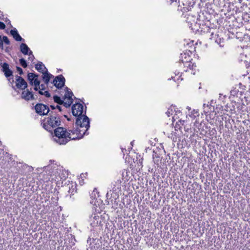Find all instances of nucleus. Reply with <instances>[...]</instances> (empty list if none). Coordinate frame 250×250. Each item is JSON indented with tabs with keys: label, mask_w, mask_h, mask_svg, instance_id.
Listing matches in <instances>:
<instances>
[{
	"label": "nucleus",
	"mask_w": 250,
	"mask_h": 250,
	"mask_svg": "<svg viewBox=\"0 0 250 250\" xmlns=\"http://www.w3.org/2000/svg\"><path fill=\"white\" fill-rule=\"evenodd\" d=\"M83 104L77 103L72 107V114L77 117L76 120L77 134H79V137H83V135L87 134V131L90 127V121L88 117L85 115H83Z\"/></svg>",
	"instance_id": "nucleus-1"
},
{
	"label": "nucleus",
	"mask_w": 250,
	"mask_h": 250,
	"mask_svg": "<svg viewBox=\"0 0 250 250\" xmlns=\"http://www.w3.org/2000/svg\"><path fill=\"white\" fill-rule=\"evenodd\" d=\"M75 130L76 129L67 131L64 127H58L54 129L53 141L60 145H63L71 140L81 139L82 137H79V134H77Z\"/></svg>",
	"instance_id": "nucleus-2"
},
{
	"label": "nucleus",
	"mask_w": 250,
	"mask_h": 250,
	"mask_svg": "<svg viewBox=\"0 0 250 250\" xmlns=\"http://www.w3.org/2000/svg\"><path fill=\"white\" fill-rule=\"evenodd\" d=\"M108 189L109 190L106 194L107 204L111 203L113 206H117L118 205L117 200L119 198V195L121 192L119 180L112 183Z\"/></svg>",
	"instance_id": "nucleus-3"
},
{
	"label": "nucleus",
	"mask_w": 250,
	"mask_h": 250,
	"mask_svg": "<svg viewBox=\"0 0 250 250\" xmlns=\"http://www.w3.org/2000/svg\"><path fill=\"white\" fill-rule=\"evenodd\" d=\"M61 123V121L59 117L51 115L43 120L42 125L45 130L50 132L54 128L59 127Z\"/></svg>",
	"instance_id": "nucleus-4"
},
{
	"label": "nucleus",
	"mask_w": 250,
	"mask_h": 250,
	"mask_svg": "<svg viewBox=\"0 0 250 250\" xmlns=\"http://www.w3.org/2000/svg\"><path fill=\"white\" fill-rule=\"evenodd\" d=\"M88 221L90 225L93 228L100 226L102 221L99 213H92L89 216Z\"/></svg>",
	"instance_id": "nucleus-5"
},
{
	"label": "nucleus",
	"mask_w": 250,
	"mask_h": 250,
	"mask_svg": "<svg viewBox=\"0 0 250 250\" xmlns=\"http://www.w3.org/2000/svg\"><path fill=\"white\" fill-rule=\"evenodd\" d=\"M35 109L36 112L40 115H47L49 112V107L43 104H37Z\"/></svg>",
	"instance_id": "nucleus-6"
},
{
	"label": "nucleus",
	"mask_w": 250,
	"mask_h": 250,
	"mask_svg": "<svg viewBox=\"0 0 250 250\" xmlns=\"http://www.w3.org/2000/svg\"><path fill=\"white\" fill-rule=\"evenodd\" d=\"M65 81L64 77L62 75H60L56 77L53 81V83L57 88H61L64 86Z\"/></svg>",
	"instance_id": "nucleus-7"
},
{
	"label": "nucleus",
	"mask_w": 250,
	"mask_h": 250,
	"mask_svg": "<svg viewBox=\"0 0 250 250\" xmlns=\"http://www.w3.org/2000/svg\"><path fill=\"white\" fill-rule=\"evenodd\" d=\"M16 86L17 88L24 89L27 87V83L21 77L16 76Z\"/></svg>",
	"instance_id": "nucleus-8"
},
{
	"label": "nucleus",
	"mask_w": 250,
	"mask_h": 250,
	"mask_svg": "<svg viewBox=\"0 0 250 250\" xmlns=\"http://www.w3.org/2000/svg\"><path fill=\"white\" fill-rule=\"evenodd\" d=\"M35 74L33 73H29L28 74V79L31 85H34V89L37 91V86L40 83V81L38 78H35Z\"/></svg>",
	"instance_id": "nucleus-9"
},
{
	"label": "nucleus",
	"mask_w": 250,
	"mask_h": 250,
	"mask_svg": "<svg viewBox=\"0 0 250 250\" xmlns=\"http://www.w3.org/2000/svg\"><path fill=\"white\" fill-rule=\"evenodd\" d=\"M21 97L22 99L27 101L36 99V98L32 92L29 90L28 89L22 91Z\"/></svg>",
	"instance_id": "nucleus-10"
},
{
	"label": "nucleus",
	"mask_w": 250,
	"mask_h": 250,
	"mask_svg": "<svg viewBox=\"0 0 250 250\" xmlns=\"http://www.w3.org/2000/svg\"><path fill=\"white\" fill-rule=\"evenodd\" d=\"M2 70L4 72L6 77H10L13 74V72L9 69L8 63L4 62L2 65Z\"/></svg>",
	"instance_id": "nucleus-11"
},
{
	"label": "nucleus",
	"mask_w": 250,
	"mask_h": 250,
	"mask_svg": "<svg viewBox=\"0 0 250 250\" xmlns=\"http://www.w3.org/2000/svg\"><path fill=\"white\" fill-rule=\"evenodd\" d=\"M57 173L59 177L60 178V180L66 179L68 175L67 171L64 169L62 167L58 169Z\"/></svg>",
	"instance_id": "nucleus-12"
},
{
	"label": "nucleus",
	"mask_w": 250,
	"mask_h": 250,
	"mask_svg": "<svg viewBox=\"0 0 250 250\" xmlns=\"http://www.w3.org/2000/svg\"><path fill=\"white\" fill-rule=\"evenodd\" d=\"M42 74V80L45 84H46L47 85L49 82L50 78L54 77V76L52 74L49 73L47 70H45V72H43Z\"/></svg>",
	"instance_id": "nucleus-13"
},
{
	"label": "nucleus",
	"mask_w": 250,
	"mask_h": 250,
	"mask_svg": "<svg viewBox=\"0 0 250 250\" xmlns=\"http://www.w3.org/2000/svg\"><path fill=\"white\" fill-rule=\"evenodd\" d=\"M10 34L13 36V37L14 38V39L17 41L21 42L22 41H24V39H23L21 37V36L18 33L17 30L16 29V28L11 30Z\"/></svg>",
	"instance_id": "nucleus-14"
},
{
	"label": "nucleus",
	"mask_w": 250,
	"mask_h": 250,
	"mask_svg": "<svg viewBox=\"0 0 250 250\" xmlns=\"http://www.w3.org/2000/svg\"><path fill=\"white\" fill-rule=\"evenodd\" d=\"M36 69L39 72L43 73L45 70H47L45 65L41 62H39L35 65Z\"/></svg>",
	"instance_id": "nucleus-15"
},
{
	"label": "nucleus",
	"mask_w": 250,
	"mask_h": 250,
	"mask_svg": "<svg viewBox=\"0 0 250 250\" xmlns=\"http://www.w3.org/2000/svg\"><path fill=\"white\" fill-rule=\"evenodd\" d=\"M20 50L21 51L24 55H27L29 53V52L30 51L29 48L28 46L24 43H22L20 45Z\"/></svg>",
	"instance_id": "nucleus-16"
},
{
	"label": "nucleus",
	"mask_w": 250,
	"mask_h": 250,
	"mask_svg": "<svg viewBox=\"0 0 250 250\" xmlns=\"http://www.w3.org/2000/svg\"><path fill=\"white\" fill-rule=\"evenodd\" d=\"M213 33H211L210 39L212 40H215V42L218 44H219L220 47H223L224 46V40L222 38H217L216 39L213 36Z\"/></svg>",
	"instance_id": "nucleus-17"
},
{
	"label": "nucleus",
	"mask_w": 250,
	"mask_h": 250,
	"mask_svg": "<svg viewBox=\"0 0 250 250\" xmlns=\"http://www.w3.org/2000/svg\"><path fill=\"white\" fill-rule=\"evenodd\" d=\"M215 114L210 113L206 115V119L208 122L211 125L213 124V120L215 117Z\"/></svg>",
	"instance_id": "nucleus-18"
},
{
	"label": "nucleus",
	"mask_w": 250,
	"mask_h": 250,
	"mask_svg": "<svg viewBox=\"0 0 250 250\" xmlns=\"http://www.w3.org/2000/svg\"><path fill=\"white\" fill-rule=\"evenodd\" d=\"M66 93L64 95L65 99H72V96H73V92L71 91V90L68 88L65 87Z\"/></svg>",
	"instance_id": "nucleus-19"
},
{
	"label": "nucleus",
	"mask_w": 250,
	"mask_h": 250,
	"mask_svg": "<svg viewBox=\"0 0 250 250\" xmlns=\"http://www.w3.org/2000/svg\"><path fill=\"white\" fill-rule=\"evenodd\" d=\"M76 184H71L69 186V190L68 192L70 193L71 194H74V193L76 191Z\"/></svg>",
	"instance_id": "nucleus-20"
},
{
	"label": "nucleus",
	"mask_w": 250,
	"mask_h": 250,
	"mask_svg": "<svg viewBox=\"0 0 250 250\" xmlns=\"http://www.w3.org/2000/svg\"><path fill=\"white\" fill-rule=\"evenodd\" d=\"M72 103V99H67V100L65 102L63 101V103H62V104H63V105L67 108L69 107Z\"/></svg>",
	"instance_id": "nucleus-21"
},
{
	"label": "nucleus",
	"mask_w": 250,
	"mask_h": 250,
	"mask_svg": "<svg viewBox=\"0 0 250 250\" xmlns=\"http://www.w3.org/2000/svg\"><path fill=\"white\" fill-rule=\"evenodd\" d=\"M53 99L55 103L59 104H62V103H63V101L62 100L60 97L57 95L53 97Z\"/></svg>",
	"instance_id": "nucleus-22"
},
{
	"label": "nucleus",
	"mask_w": 250,
	"mask_h": 250,
	"mask_svg": "<svg viewBox=\"0 0 250 250\" xmlns=\"http://www.w3.org/2000/svg\"><path fill=\"white\" fill-rule=\"evenodd\" d=\"M153 159L154 163L157 165H159V162L160 161V157H159V155L158 154H157L156 153H155V154H154L153 155Z\"/></svg>",
	"instance_id": "nucleus-23"
},
{
	"label": "nucleus",
	"mask_w": 250,
	"mask_h": 250,
	"mask_svg": "<svg viewBox=\"0 0 250 250\" xmlns=\"http://www.w3.org/2000/svg\"><path fill=\"white\" fill-rule=\"evenodd\" d=\"M46 84H41L40 83L37 86V91H44L46 89L45 85Z\"/></svg>",
	"instance_id": "nucleus-24"
},
{
	"label": "nucleus",
	"mask_w": 250,
	"mask_h": 250,
	"mask_svg": "<svg viewBox=\"0 0 250 250\" xmlns=\"http://www.w3.org/2000/svg\"><path fill=\"white\" fill-rule=\"evenodd\" d=\"M20 63L21 65L23 67L26 68L27 66V64L26 61L23 59L21 58L20 59Z\"/></svg>",
	"instance_id": "nucleus-25"
},
{
	"label": "nucleus",
	"mask_w": 250,
	"mask_h": 250,
	"mask_svg": "<svg viewBox=\"0 0 250 250\" xmlns=\"http://www.w3.org/2000/svg\"><path fill=\"white\" fill-rule=\"evenodd\" d=\"M39 93L42 95H44L47 98H49L51 96L50 93L48 92V91H39Z\"/></svg>",
	"instance_id": "nucleus-26"
},
{
	"label": "nucleus",
	"mask_w": 250,
	"mask_h": 250,
	"mask_svg": "<svg viewBox=\"0 0 250 250\" xmlns=\"http://www.w3.org/2000/svg\"><path fill=\"white\" fill-rule=\"evenodd\" d=\"M174 111L175 110L173 109V108L170 107V108H168L167 111L166 112V114L168 117H170V115H173Z\"/></svg>",
	"instance_id": "nucleus-27"
},
{
	"label": "nucleus",
	"mask_w": 250,
	"mask_h": 250,
	"mask_svg": "<svg viewBox=\"0 0 250 250\" xmlns=\"http://www.w3.org/2000/svg\"><path fill=\"white\" fill-rule=\"evenodd\" d=\"M27 55H29L28 60L29 61H31V62H33L35 58L32 52L31 51H30Z\"/></svg>",
	"instance_id": "nucleus-28"
},
{
	"label": "nucleus",
	"mask_w": 250,
	"mask_h": 250,
	"mask_svg": "<svg viewBox=\"0 0 250 250\" xmlns=\"http://www.w3.org/2000/svg\"><path fill=\"white\" fill-rule=\"evenodd\" d=\"M2 41L3 42H4L5 44L9 45L10 44V41L9 39H8L7 37L6 36H3L2 37Z\"/></svg>",
	"instance_id": "nucleus-29"
},
{
	"label": "nucleus",
	"mask_w": 250,
	"mask_h": 250,
	"mask_svg": "<svg viewBox=\"0 0 250 250\" xmlns=\"http://www.w3.org/2000/svg\"><path fill=\"white\" fill-rule=\"evenodd\" d=\"M199 114L198 113V111L194 109L191 113V115H190L191 117L193 116V117H196V116H199Z\"/></svg>",
	"instance_id": "nucleus-30"
},
{
	"label": "nucleus",
	"mask_w": 250,
	"mask_h": 250,
	"mask_svg": "<svg viewBox=\"0 0 250 250\" xmlns=\"http://www.w3.org/2000/svg\"><path fill=\"white\" fill-rule=\"evenodd\" d=\"M17 71L19 72L20 75H22L23 74L22 69L19 66L16 67Z\"/></svg>",
	"instance_id": "nucleus-31"
},
{
	"label": "nucleus",
	"mask_w": 250,
	"mask_h": 250,
	"mask_svg": "<svg viewBox=\"0 0 250 250\" xmlns=\"http://www.w3.org/2000/svg\"><path fill=\"white\" fill-rule=\"evenodd\" d=\"M0 48L2 49H3V41L1 38V36L0 35Z\"/></svg>",
	"instance_id": "nucleus-32"
},
{
	"label": "nucleus",
	"mask_w": 250,
	"mask_h": 250,
	"mask_svg": "<svg viewBox=\"0 0 250 250\" xmlns=\"http://www.w3.org/2000/svg\"><path fill=\"white\" fill-rule=\"evenodd\" d=\"M5 28V25L1 21H0V29H4Z\"/></svg>",
	"instance_id": "nucleus-33"
},
{
	"label": "nucleus",
	"mask_w": 250,
	"mask_h": 250,
	"mask_svg": "<svg viewBox=\"0 0 250 250\" xmlns=\"http://www.w3.org/2000/svg\"><path fill=\"white\" fill-rule=\"evenodd\" d=\"M56 108L58 109L59 110V111H62V107L60 105H56Z\"/></svg>",
	"instance_id": "nucleus-34"
},
{
	"label": "nucleus",
	"mask_w": 250,
	"mask_h": 250,
	"mask_svg": "<svg viewBox=\"0 0 250 250\" xmlns=\"http://www.w3.org/2000/svg\"><path fill=\"white\" fill-rule=\"evenodd\" d=\"M50 107L52 109H56V106H55L54 105H50Z\"/></svg>",
	"instance_id": "nucleus-35"
},
{
	"label": "nucleus",
	"mask_w": 250,
	"mask_h": 250,
	"mask_svg": "<svg viewBox=\"0 0 250 250\" xmlns=\"http://www.w3.org/2000/svg\"><path fill=\"white\" fill-rule=\"evenodd\" d=\"M180 124H181L182 125H184V123H185V121H181V120H180L179 121Z\"/></svg>",
	"instance_id": "nucleus-36"
},
{
	"label": "nucleus",
	"mask_w": 250,
	"mask_h": 250,
	"mask_svg": "<svg viewBox=\"0 0 250 250\" xmlns=\"http://www.w3.org/2000/svg\"><path fill=\"white\" fill-rule=\"evenodd\" d=\"M5 51L6 52H9V49H8V47H6L5 49Z\"/></svg>",
	"instance_id": "nucleus-37"
},
{
	"label": "nucleus",
	"mask_w": 250,
	"mask_h": 250,
	"mask_svg": "<svg viewBox=\"0 0 250 250\" xmlns=\"http://www.w3.org/2000/svg\"><path fill=\"white\" fill-rule=\"evenodd\" d=\"M81 177L82 178L85 177L84 174H81Z\"/></svg>",
	"instance_id": "nucleus-38"
},
{
	"label": "nucleus",
	"mask_w": 250,
	"mask_h": 250,
	"mask_svg": "<svg viewBox=\"0 0 250 250\" xmlns=\"http://www.w3.org/2000/svg\"><path fill=\"white\" fill-rule=\"evenodd\" d=\"M187 109L188 110V111H190L191 110V108L189 106H187Z\"/></svg>",
	"instance_id": "nucleus-39"
},
{
	"label": "nucleus",
	"mask_w": 250,
	"mask_h": 250,
	"mask_svg": "<svg viewBox=\"0 0 250 250\" xmlns=\"http://www.w3.org/2000/svg\"><path fill=\"white\" fill-rule=\"evenodd\" d=\"M38 75L35 74V78H38Z\"/></svg>",
	"instance_id": "nucleus-40"
},
{
	"label": "nucleus",
	"mask_w": 250,
	"mask_h": 250,
	"mask_svg": "<svg viewBox=\"0 0 250 250\" xmlns=\"http://www.w3.org/2000/svg\"><path fill=\"white\" fill-rule=\"evenodd\" d=\"M203 107H206V104H203Z\"/></svg>",
	"instance_id": "nucleus-41"
},
{
	"label": "nucleus",
	"mask_w": 250,
	"mask_h": 250,
	"mask_svg": "<svg viewBox=\"0 0 250 250\" xmlns=\"http://www.w3.org/2000/svg\"><path fill=\"white\" fill-rule=\"evenodd\" d=\"M185 130H186V131H188V128L187 129H186V128H185Z\"/></svg>",
	"instance_id": "nucleus-42"
},
{
	"label": "nucleus",
	"mask_w": 250,
	"mask_h": 250,
	"mask_svg": "<svg viewBox=\"0 0 250 250\" xmlns=\"http://www.w3.org/2000/svg\"><path fill=\"white\" fill-rule=\"evenodd\" d=\"M69 197H70V198L71 197V194L69 195Z\"/></svg>",
	"instance_id": "nucleus-43"
}]
</instances>
